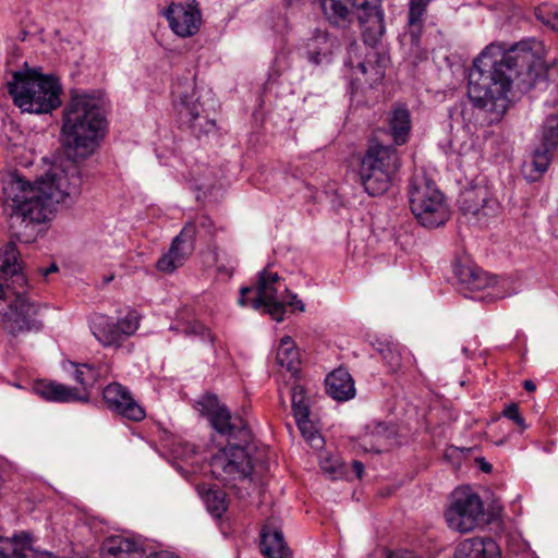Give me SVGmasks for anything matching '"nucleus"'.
I'll return each instance as SVG.
<instances>
[{"instance_id": "13", "label": "nucleus", "mask_w": 558, "mask_h": 558, "mask_svg": "<svg viewBox=\"0 0 558 558\" xmlns=\"http://www.w3.org/2000/svg\"><path fill=\"white\" fill-rule=\"evenodd\" d=\"M281 288L284 293H288V288L282 284L277 272L262 271L257 283V295L251 302L252 307L258 310L264 306L275 320H283L286 298L280 292Z\"/></svg>"}, {"instance_id": "30", "label": "nucleus", "mask_w": 558, "mask_h": 558, "mask_svg": "<svg viewBox=\"0 0 558 558\" xmlns=\"http://www.w3.org/2000/svg\"><path fill=\"white\" fill-rule=\"evenodd\" d=\"M74 368V379L82 385L84 389L92 387L99 377V372L90 364L71 363Z\"/></svg>"}, {"instance_id": "1", "label": "nucleus", "mask_w": 558, "mask_h": 558, "mask_svg": "<svg viewBox=\"0 0 558 558\" xmlns=\"http://www.w3.org/2000/svg\"><path fill=\"white\" fill-rule=\"evenodd\" d=\"M542 43L527 38L488 45L469 74V97L475 107L504 112L512 87L525 93L544 74Z\"/></svg>"}, {"instance_id": "16", "label": "nucleus", "mask_w": 558, "mask_h": 558, "mask_svg": "<svg viewBox=\"0 0 558 558\" xmlns=\"http://www.w3.org/2000/svg\"><path fill=\"white\" fill-rule=\"evenodd\" d=\"M163 14L178 36L189 37L199 29L202 17L195 0L172 2Z\"/></svg>"}, {"instance_id": "5", "label": "nucleus", "mask_w": 558, "mask_h": 558, "mask_svg": "<svg viewBox=\"0 0 558 558\" xmlns=\"http://www.w3.org/2000/svg\"><path fill=\"white\" fill-rule=\"evenodd\" d=\"M1 199L11 228L16 222L24 223L25 227L45 222L51 214L40 180L33 185L17 172H10L3 177Z\"/></svg>"}, {"instance_id": "20", "label": "nucleus", "mask_w": 558, "mask_h": 558, "mask_svg": "<svg viewBox=\"0 0 558 558\" xmlns=\"http://www.w3.org/2000/svg\"><path fill=\"white\" fill-rule=\"evenodd\" d=\"M0 558H59L50 553H39L34 549L29 537L14 536L12 538L0 537Z\"/></svg>"}, {"instance_id": "14", "label": "nucleus", "mask_w": 558, "mask_h": 558, "mask_svg": "<svg viewBox=\"0 0 558 558\" xmlns=\"http://www.w3.org/2000/svg\"><path fill=\"white\" fill-rule=\"evenodd\" d=\"M214 110L215 101L213 98L201 101V97H198L195 101H192L190 96L180 95L179 114L197 137L216 131Z\"/></svg>"}, {"instance_id": "32", "label": "nucleus", "mask_w": 558, "mask_h": 558, "mask_svg": "<svg viewBox=\"0 0 558 558\" xmlns=\"http://www.w3.org/2000/svg\"><path fill=\"white\" fill-rule=\"evenodd\" d=\"M106 550L110 555L129 554L133 555L137 553V545L134 541L123 538L120 536L111 537L106 542Z\"/></svg>"}, {"instance_id": "4", "label": "nucleus", "mask_w": 558, "mask_h": 558, "mask_svg": "<svg viewBox=\"0 0 558 558\" xmlns=\"http://www.w3.org/2000/svg\"><path fill=\"white\" fill-rule=\"evenodd\" d=\"M107 121L100 99L86 93L73 92L63 110L61 133L66 155L88 157L105 135Z\"/></svg>"}, {"instance_id": "39", "label": "nucleus", "mask_w": 558, "mask_h": 558, "mask_svg": "<svg viewBox=\"0 0 558 558\" xmlns=\"http://www.w3.org/2000/svg\"><path fill=\"white\" fill-rule=\"evenodd\" d=\"M352 470L357 478H362L364 473V464L361 461L354 460L352 461Z\"/></svg>"}, {"instance_id": "46", "label": "nucleus", "mask_w": 558, "mask_h": 558, "mask_svg": "<svg viewBox=\"0 0 558 558\" xmlns=\"http://www.w3.org/2000/svg\"><path fill=\"white\" fill-rule=\"evenodd\" d=\"M481 470L486 472V473H488L492 470V465L488 462H486L485 460L482 459L481 460Z\"/></svg>"}, {"instance_id": "45", "label": "nucleus", "mask_w": 558, "mask_h": 558, "mask_svg": "<svg viewBox=\"0 0 558 558\" xmlns=\"http://www.w3.org/2000/svg\"><path fill=\"white\" fill-rule=\"evenodd\" d=\"M523 387L526 391H534L536 389V386L532 380H525Z\"/></svg>"}, {"instance_id": "33", "label": "nucleus", "mask_w": 558, "mask_h": 558, "mask_svg": "<svg viewBox=\"0 0 558 558\" xmlns=\"http://www.w3.org/2000/svg\"><path fill=\"white\" fill-rule=\"evenodd\" d=\"M295 421L303 437L311 444V446L316 448L320 447L323 439L315 429L313 423L310 421V415H306V417H298Z\"/></svg>"}, {"instance_id": "10", "label": "nucleus", "mask_w": 558, "mask_h": 558, "mask_svg": "<svg viewBox=\"0 0 558 558\" xmlns=\"http://www.w3.org/2000/svg\"><path fill=\"white\" fill-rule=\"evenodd\" d=\"M445 517L450 529L460 533L471 532L484 522L482 499L470 488L456 489Z\"/></svg>"}, {"instance_id": "23", "label": "nucleus", "mask_w": 558, "mask_h": 558, "mask_svg": "<svg viewBox=\"0 0 558 558\" xmlns=\"http://www.w3.org/2000/svg\"><path fill=\"white\" fill-rule=\"evenodd\" d=\"M327 22L337 28L348 29L354 24V12L343 0H320Z\"/></svg>"}, {"instance_id": "26", "label": "nucleus", "mask_w": 558, "mask_h": 558, "mask_svg": "<svg viewBox=\"0 0 558 558\" xmlns=\"http://www.w3.org/2000/svg\"><path fill=\"white\" fill-rule=\"evenodd\" d=\"M389 126L395 143L397 145L404 144L411 130L410 113L405 107L397 106L391 111Z\"/></svg>"}, {"instance_id": "49", "label": "nucleus", "mask_w": 558, "mask_h": 558, "mask_svg": "<svg viewBox=\"0 0 558 558\" xmlns=\"http://www.w3.org/2000/svg\"><path fill=\"white\" fill-rule=\"evenodd\" d=\"M187 89H193L192 84H189Z\"/></svg>"}, {"instance_id": "22", "label": "nucleus", "mask_w": 558, "mask_h": 558, "mask_svg": "<svg viewBox=\"0 0 558 558\" xmlns=\"http://www.w3.org/2000/svg\"><path fill=\"white\" fill-rule=\"evenodd\" d=\"M327 393L335 400L347 401L355 396L354 380L344 368H338L326 377Z\"/></svg>"}, {"instance_id": "7", "label": "nucleus", "mask_w": 558, "mask_h": 558, "mask_svg": "<svg viewBox=\"0 0 558 558\" xmlns=\"http://www.w3.org/2000/svg\"><path fill=\"white\" fill-rule=\"evenodd\" d=\"M409 201L413 215L425 228H438L450 218V210L442 193L424 175L412 178Z\"/></svg>"}, {"instance_id": "12", "label": "nucleus", "mask_w": 558, "mask_h": 558, "mask_svg": "<svg viewBox=\"0 0 558 558\" xmlns=\"http://www.w3.org/2000/svg\"><path fill=\"white\" fill-rule=\"evenodd\" d=\"M558 145V116L549 114L541 130V147L534 149L531 159L523 165L527 180L536 181L548 168L551 153Z\"/></svg>"}, {"instance_id": "42", "label": "nucleus", "mask_w": 558, "mask_h": 558, "mask_svg": "<svg viewBox=\"0 0 558 558\" xmlns=\"http://www.w3.org/2000/svg\"><path fill=\"white\" fill-rule=\"evenodd\" d=\"M189 89H185V92H180L179 90V85H175L173 87V95H175L178 97V99L180 100V95H187L189 96ZM191 98H193V95H190ZM196 99H192V101H195ZM180 107V104L178 105Z\"/></svg>"}, {"instance_id": "43", "label": "nucleus", "mask_w": 558, "mask_h": 558, "mask_svg": "<svg viewBox=\"0 0 558 558\" xmlns=\"http://www.w3.org/2000/svg\"><path fill=\"white\" fill-rule=\"evenodd\" d=\"M58 271V266L53 263L48 268L41 270V275L47 277L49 274Z\"/></svg>"}, {"instance_id": "11", "label": "nucleus", "mask_w": 558, "mask_h": 558, "mask_svg": "<svg viewBox=\"0 0 558 558\" xmlns=\"http://www.w3.org/2000/svg\"><path fill=\"white\" fill-rule=\"evenodd\" d=\"M141 316L136 311L113 320L111 317L98 314L92 319V331L95 338L105 347H119L129 337L133 336L140 327Z\"/></svg>"}, {"instance_id": "47", "label": "nucleus", "mask_w": 558, "mask_h": 558, "mask_svg": "<svg viewBox=\"0 0 558 558\" xmlns=\"http://www.w3.org/2000/svg\"><path fill=\"white\" fill-rule=\"evenodd\" d=\"M388 558H415L411 555H398V554H395V555H390Z\"/></svg>"}, {"instance_id": "2", "label": "nucleus", "mask_w": 558, "mask_h": 558, "mask_svg": "<svg viewBox=\"0 0 558 558\" xmlns=\"http://www.w3.org/2000/svg\"><path fill=\"white\" fill-rule=\"evenodd\" d=\"M197 405L213 428L228 439V445L210 459L211 475L223 485L238 488L239 498H244L248 495L252 473L257 462V458L252 456L255 446L247 423L241 416L232 415L215 395L202 397Z\"/></svg>"}, {"instance_id": "41", "label": "nucleus", "mask_w": 558, "mask_h": 558, "mask_svg": "<svg viewBox=\"0 0 558 558\" xmlns=\"http://www.w3.org/2000/svg\"><path fill=\"white\" fill-rule=\"evenodd\" d=\"M252 292V289L248 288V287H244L241 289V296H240V300H239V303L241 305H246L247 304V301H246V294Z\"/></svg>"}, {"instance_id": "31", "label": "nucleus", "mask_w": 558, "mask_h": 558, "mask_svg": "<svg viewBox=\"0 0 558 558\" xmlns=\"http://www.w3.org/2000/svg\"><path fill=\"white\" fill-rule=\"evenodd\" d=\"M291 402L294 417H306L310 415L308 401L305 390L301 385H294L291 389Z\"/></svg>"}, {"instance_id": "38", "label": "nucleus", "mask_w": 558, "mask_h": 558, "mask_svg": "<svg viewBox=\"0 0 558 558\" xmlns=\"http://www.w3.org/2000/svg\"><path fill=\"white\" fill-rule=\"evenodd\" d=\"M322 469L324 472L330 474L332 478H336L338 476V466L329 465V461L323 462Z\"/></svg>"}, {"instance_id": "18", "label": "nucleus", "mask_w": 558, "mask_h": 558, "mask_svg": "<svg viewBox=\"0 0 558 558\" xmlns=\"http://www.w3.org/2000/svg\"><path fill=\"white\" fill-rule=\"evenodd\" d=\"M453 272L463 289L471 292L481 291L496 284V278L488 276L468 259L456 262Z\"/></svg>"}, {"instance_id": "44", "label": "nucleus", "mask_w": 558, "mask_h": 558, "mask_svg": "<svg viewBox=\"0 0 558 558\" xmlns=\"http://www.w3.org/2000/svg\"><path fill=\"white\" fill-rule=\"evenodd\" d=\"M146 558H171L168 553H151Z\"/></svg>"}, {"instance_id": "48", "label": "nucleus", "mask_w": 558, "mask_h": 558, "mask_svg": "<svg viewBox=\"0 0 558 558\" xmlns=\"http://www.w3.org/2000/svg\"><path fill=\"white\" fill-rule=\"evenodd\" d=\"M359 69L361 70L362 73H366V66L364 63H360Z\"/></svg>"}, {"instance_id": "29", "label": "nucleus", "mask_w": 558, "mask_h": 558, "mask_svg": "<svg viewBox=\"0 0 558 558\" xmlns=\"http://www.w3.org/2000/svg\"><path fill=\"white\" fill-rule=\"evenodd\" d=\"M204 501L208 511L216 518H220L228 508L226 493L221 489L209 488L204 494Z\"/></svg>"}, {"instance_id": "37", "label": "nucleus", "mask_w": 558, "mask_h": 558, "mask_svg": "<svg viewBox=\"0 0 558 558\" xmlns=\"http://www.w3.org/2000/svg\"><path fill=\"white\" fill-rule=\"evenodd\" d=\"M288 295L286 298V302H284V305L288 304L289 306H292L293 308H296L301 312L304 311V304L301 300L298 299V296L295 294H289V292L287 293Z\"/></svg>"}, {"instance_id": "3", "label": "nucleus", "mask_w": 558, "mask_h": 558, "mask_svg": "<svg viewBox=\"0 0 558 558\" xmlns=\"http://www.w3.org/2000/svg\"><path fill=\"white\" fill-rule=\"evenodd\" d=\"M19 256L20 252L13 242L0 251V315L3 328L13 336L41 327L35 318L37 306L25 296L27 280L22 272Z\"/></svg>"}, {"instance_id": "35", "label": "nucleus", "mask_w": 558, "mask_h": 558, "mask_svg": "<svg viewBox=\"0 0 558 558\" xmlns=\"http://www.w3.org/2000/svg\"><path fill=\"white\" fill-rule=\"evenodd\" d=\"M383 359L387 362L390 369L396 372L401 366V355L397 350L391 348L383 349L380 351Z\"/></svg>"}, {"instance_id": "40", "label": "nucleus", "mask_w": 558, "mask_h": 558, "mask_svg": "<svg viewBox=\"0 0 558 558\" xmlns=\"http://www.w3.org/2000/svg\"><path fill=\"white\" fill-rule=\"evenodd\" d=\"M199 226L205 229L207 232H210V229L213 227V221L210 220V218L206 217V216H203L199 218V221H198Z\"/></svg>"}, {"instance_id": "36", "label": "nucleus", "mask_w": 558, "mask_h": 558, "mask_svg": "<svg viewBox=\"0 0 558 558\" xmlns=\"http://www.w3.org/2000/svg\"><path fill=\"white\" fill-rule=\"evenodd\" d=\"M504 415L506 417H508L509 420H511L512 422H514L522 430L526 429L527 426L525 424L524 418L522 417V415L519 412L518 404H515V403L509 404L504 410Z\"/></svg>"}, {"instance_id": "19", "label": "nucleus", "mask_w": 558, "mask_h": 558, "mask_svg": "<svg viewBox=\"0 0 558 558\" xmlns=\"http://www.w3.org/2000/svg\"><path fill=\"white\" fill-rule=\"evenodd\" d=\"M260 550L267 558H293L284 543L282 532L268 520L260 531Z\"/></svg>"}, {"instance_id": "21", "label": "nucleus", "mask_w": 558, "mask_h": 558, "mask_svg": "<svg viewBox=\"0 0 558 558\" xmlns=\"http://www.w3.org/2000/svg\"><path fill=\"white\" fill-rule=\"evenodd\" d=\"M456 558H500V550L492 538L472 537L459 544Z\"/></svg>"}, {"instance_id": "34", "label": "nucleus", "mask_w": 558, "mask_h": 558, "mask_svg": "<svg viewBox=\"0 0 558 558\" xmlns=\"http://www.w3.org/2000/svg\"><path fill=\"white\" fill-rule=\"evenodd\" d=\"M184 333L201 336L203 339H207L209 342H213L214 340L209 330L199 322L187 323L184 327Z\"/></svg>"}, {"instance_id": "27", "label": "nucleus", "mask_w": 558, "mask_h": 558, "mask_svg": "<svg viewBox=\"0 0 558 558\" xmlns=\"http://www.w3.org/2000/svg\"><path fill=\"white\" fill-rule=\"evenodd\" d=\"M277 363L287 371L295 374L299 371V351L291 337L286 336L280 340L276 356Z\"/></svg>"}, {"instance_id": "24", "label": "nucleus", "mask_w": 558, "mask_h": 558, "mask_svg": "<svg viewBox=\"0 0 558 558\" xmlns=\"http://www.w3.org/2000/svg\"><path fill=\"white\" fill-rule=\"evenodd\" d=\"M36 391L46 400L53 402L88 401V396H81L77 388L56 381H40L36 385Z\"/></svg>"}, {"instance_id": "17", "label": "nucleus", "mask_w": 558, "mask_h": 558, "mask_svg": "<svg viewBox=\"0 0 558 558\" xmlns=\"http://www.w3.org/2000/svg\"><path fill=\"white\" fill-rule=\"evenodd\" d=\"M104 400L108 408L131 421L145 417L143 408L133 399L130 391L118 383L109 384L104 389Z\"/></svg>"}, {"instance_id": "9", "label": "nucleus", "mask_w": 558, "mask_h": 558, "mask_svg": "<svg viewBox=\"0 0 558 558\" xmlns=\"http://www.w3.org/2000/svg\"><path fill=\"white\" fill-rule=\"evenodd\" d=\"M68 155L60 163L53 165L45 178L40 179L41 189L52 211L56 204L71 205L82 191V172L78 163Z\"/></svg>"}, {"instance_id": "6", "label": "nucleus", "mask_w": 558, "mask_h": 558, "mask_svg": "<svg viewBox=\"0 0 558 558\" xmlns=\"http://www.w3.org/2000/svg\"><path fill=\"white\" fill-rule=\"evenodd\" d=\"M7 86L14 105L22 111L49 113L61 105V85L52 76L36 71L14 72Z\"/></svg>"}, {"instance_id": "28", "label": "nucleus", "mask_w": 558, "mask_h": 558, "mask_svg": "<svg viewBox=\"0 0 558 558\" xmlns=\"http://www.w3.org/2000/svg\"><path fill=\"white\" fill-rule=\"evenodd\" d=\"M429 0H411L409 9V27L412 40H416L421 33L422 16Z\"/></svg>"}, {"instance_id": "25", "label": "nucleus", "mask_w": 558, "mask_h": 558, "mask_svg": "<svg viewBox=\"0 0 558 558\" xmlns=\"http://www.w3.org/2000/svg\"><path fill=\"white\" fill-rule=\"evenodd\" d=\"M339 48L338 40L326 32H317L307 44V54L311 62L320 64L328 62L329 57Z\"/></svg>"}, {"instance_id": "15", "label": "nucleus", "mask_w": 558, "mask_h": 558, "mask_svg": "<svg viewBox=\"0 0 558 558\" xmlns=\"http://www.w3.org/2000/svg\"><path fill=\"white\" fill-rule=\"evenodd\" d=\"M196 226L194 222L186 223L181 232L172 240L168 253L163 254L157 262L158 270L172 272L182 266L195 248Z\"/></svg>"}, {"instance_id": "8", "label": "nucleus", "mask_w": 558, "mask_h": 558, "mask_svg": "<svg viewBox=\"0 0 558 558\" xmlns=\"http://www.w3.org/2000/svg\"><path fill=\"white\" fill-rule=\"evenodd\" d=\"M399 168L397 150L391 146L371 145L360 168L361 183L371 196L383 195L391 185Z\"/></svg>"}]
</instances>
